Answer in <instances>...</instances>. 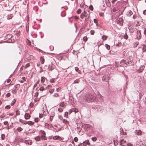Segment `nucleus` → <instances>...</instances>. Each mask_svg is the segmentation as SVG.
Masks as SVG:
<instances>
[{"instance_id": "1", "label": "nucleus", "mask_w": 146, "mask_h": 146, "mask_svg": "<svg viewBox=\"0 0 146 146\" xmlns=\"http://www.w3.org/2000/svg\"><path fill=\"white\" fill-rule=\"evenodd\" d=\"M95 95L91 93H88L86 95L84 98L85 102H94L95 100Z\"/></svg>"}, {"instance_id": "44", "label": "nucleus", "mask_w": 146, "mask_h": 146, "mask_svg": "<svg viewBox=\"0 0 146 146\" xmlns=\"http://www.w3.org/2000/svg\"><path fill=\"white\" fill-rule=\"evenodd\" d=\"M95 32L94 30H91L90 31V33L92 35H93L94 33Z\"/></svg>"}, {"instance_id": "51", "label": "nucleus", "mask_w": 146, "mask_h": 146, "mask_svg": "<svg viewBox=\"0 0 146 146\" xmlns=\"http://www.w3.org/2000/svg\"><path fill=\"white\" fill-rule=\"evenodd\" d=\"M74 140L75 142H76L78 141V138L76 137L74 138Z\"/></svg>"}, {"instance_id": "12", "label": "nucleus", "mask_w": 146, "mask_h": 146, "mask_svg": "<svg viewBox=\"0 0 146 146\" xmlns=\"http://www.w3.org/2000/svg\"><path fill=\"white\" fill-rule=\"evenodd\" d=\"M43 135L41 136V137L42 138V140H45L46 139V138L45 137V133L44 131L42 132Z\"/></svg>"}, {"instance_id": "52", "label": "nucleus", "mask_w": 146, "mask_h": 146, "mask_svg": "<svg viewBox=\"0 0 146 146\" xmlns=\"http://www.w3.org/2000/svg\"><path fill=\"white\" fill-rule=\"evenodd\" d=\"M3 123L5 125H8V122L7 121H5L3 122Z\"/></svg>"}, {"instance_id": "37", "label": "nucleus", "mask_w": 146, "mask_h": 146, "mask_svg": "<svg viewBox=\"0 0 146 146\" xmlns=\"http://www.w3.org/2000/svg\"><path fill=\"white\" fill-rule=\"evenodd\" d=\"M80 81L78 79H76L74 81L73 83H78Z\"/></svg>"}, {"instance_id": "28", "label": "nucleus", "mask_w": 146, "mask_h": 146, "mask_svg": "<svg viewBox=\"0 0 146 146\" xmlns=\"http://www.w3.org/2000/svg\"><path fill=\"white\" fill-rule=\"evenodd\" d=\"M27 44L29 46L31 45V42L29 40H27Z\"/></svg>"}, {"instance_id": "24", "label": "nucleus", "mask_w": 146, "mask_h": 146, "mask_svg": "<svg viewBox=\"0 0 146 146\" xmlns=\"http://www.w3.org/2000/svg\"><path fill=\"white\" fill-rule=\"evenodd\" d=\"M28 124L30 125H32L34 124V123L31 121H29L28 122Z\"/></svg>"}, {"instance_id": "29", "label": "nucleus", "mask_w": 146, "mask_h": 146, "mask_svg": "<svg viewBox=\"0 0 146 146\" xmlns=\"http://www.w3.org/2000/svg\"><path fill=\"white\" fill-rule=\"evenodd\" d=\"M105 46L106 47V48L108 50H109L110 49V46L107 44H106L105 45Z\"/></svg>"}, {"instance_id": "27", "label": "nucleus", "mask_w": 146, "mask_h": 146, "mask_svg": "<svg viewBox=\"0 0 146 146\" xmlns=\"http://www.w3.org/2000/svg\"><path fill=\"white\" fill-rule=\"evenodd\" d=\"M59 136H54L53 137V139L54 140H57L59 138Z\"/></svg>"}, {"instance_id": "41", "label": "nucleus", "mask_w": 146, "mask_h": 146, "mask_svg": "<svg viewBox=\"0 0 146 146\" xmlns=\"http://www.w3.org/2000/svg\"><path fill=\"white\" fill-rule=\"evenodd\" d=\"M124 38L126 39H127L128 38L127 35V34H125L123 36Z\"/></svg>"}, {"instance_id": "18", "label": "nucleus", "mask_w": 146, "mask_h": 146, "mask_svg": "<svg viewBox=\"0 0 146 146\" xmlns=\"http://www.w3.org/2000/svg\"><path fill=\"white\" fill-rule=\"evenodd\" d=\"M69 100L71 102V103H72V102H73L74 101V99L72 96H69Z\"/></svg>"}, {"instance_id": "7", "label": "nucleus", "mask_w": 146, "mask_h": 146, "mask_svg": "<svg viewBox=\"0 0 146 146\" xmlns=\"http://www.w3.org/2000/svg\"><path fill=\"white\" fill-rule=\"evenodd\" d=\"M117 23L120 25H121L123 23V19L122 18H120L117 19Z\"/></svg>"}, {"instance_id": "64", "label": "nucleus", "mask_w": 146, "mask_h": 146, "mask_svg": "<svg viewBox=\"0 0 146 146\" xmlns=\"http://www.w3.org/2000/svg\"><path fill=\"white\" fill-rule=\"evenodd\" d=\"M144 34L146 35V28H145L144 31Z\"/></svg>"}, {"instance_id": "54", "label": "nucleus", "mask_w": 146, "mask_h": 146, "mask_svg": "<svg viewBox=\"0 0 146 146\" xmlns=\"http://www.w3.org/2000/svg\"><path fill=\"white\" fill-rule=\"evenodd\" d=\"M61 88H56V91H57V92H59Z\"/></svg>"}, {"instance_id": "42", "label": "nucleus", "mask_w": 146, "mask_h": 146, "mask_svg": "<svg viewBox=\"0 0 146 146\" xmlns=\"http://www.w3.org/2000/svg\"><path fill=\"white\" fill-rule=\"evenodd\" d=\"M144 67L145 66H142L141 67H140V70H141V71H142L144 69Z\"/></svg>"}, {"instance_id": "21", "label": "nucleus", "mask_w": 146, "mask_h": 146, "mask_svg": "<svg viewBox=\"0 0 146 146\" xmlns=\"http://www.w3.org/2000/svg\"><path fill=\"white\" fill-rule=\"evenodd\" d=\"M35 139L37 141H39L40 140V137L39 136H37L35 138Z\"/></svg>"}, {"instance_id": "61", "label": "nucleus", "mask_w": 146, "mask_h": 146, "mask_svg": "<svg viewBox=\"0 0 146 146\" xmlns=\"http://www.w3.org/2000/svg\"><path fill=\"white\" fill-rule=\"evenodd\" d=\"M132 63V62L131 60L130 61H128V62H127V63H128L129 64H131Z\"/></svg>"}, {"instance_id": "26", "label": "nucleus", "mask_w": 146, "mask_h": 146, "mask_svg": "<svg viewBox=\"0 0 146 146\" xmlns=\"http://www.w3.org/2000/svg\"><path fill=\"white\" fill-rule=\"evenodd\" d=\"M76 71L79 73H80V71L79 70V68L77 67H76L75 68Z\"/></svg>"}, {"instance_id": "33", "label": "nucleus", "mask_w": 146, "mask_h": 146, "mask_svg": "<svg viewBox=\"0 0 146 146\" xmlns=\"http://www.w3.org/2000/svg\"><path fill=\"white\" fill-rule=\"evenodd\" d=\"M97 138L96 137H92V140L93 141H96L97 140Z\"/></svg>"}, {"instance_id": "45", "label": "nucleus", "mask_w": 146, "mask_h": 146, "mask_svg": "<svg viewBox=\"0 0 146 146\" xmlns=\"http://www.w3.org/2000/svg\"><path fill=\"white\" fill-rule=\"evenodd\" d=\"M87 40V37L86 36H85L83 38V40L84 41L86 42Z\"/></svg>"}, {"instance_id": "4", "label": "nucleus", "mask_w": 146, "mask_h": 146, "mask_svg": "<svg viewBox=\"0 0 146 146\" xmlns=\"http://www.w3.org/2000/svg\"><path fill=\"white\" fill-rule=\"evenodd\" d=\"M102 80L105 82H108L109 80V77L108 75H105L103 76Z\"/></svg>"}, {"instance_id": "19", "label": "nucleus", "mask_w": 146, "mask_h": 146, "mask_svg": "<svg viewBox=\"0 0 146 146\" xmlns=\"http://www.w3.org/2000/svg\"><path fill=\"white\" fill-rule=\"evenodd\" d=\"M108 37V36L106 35H104L102 36V39L103 40H106Z\"/></svg>"}, {"instance_id": "55", "label": "nucleus", "mask_w": 146, "mask_h": 146, "mask_svg": "<svg viewBox=\"0 0 146 146\" xmlns=\"http://www.w3.org/2000/svg\"><path fill=\"white\" fill-rule=\"evenodd\" d=\"M89 18L86 17L85 19L84 22L86 23L87 21H88Z\"/></svg>"}, {"instance_id": "48", "label": "nucleus", "mask_w": 146, "mask_h": 146, "mask_svg": "<svg viewBox=\"0 0 146 146\" xmlns=\"http://www.w3.org/2000/svg\"><path fill=\"white\" fill-rule=\"evenodd\" d=\"M35 122H38V118H35Z\"/></svg>"}, {"instance_id": "2", "label": "nucleus", "mask_w": 146, "mask_h": 146, "mask_svg": "<svg viewBox=\"0 0 146 146\" xmlns=\"http://www.w3.org/2000/svg\"><path fill=\"white\" fill-rule=\"evenodd\" d=\"M84 15V17H85L89 18L90 16V11L89 9L87 11H84L83 13Z\"/></svg>"}, {"instance_id": "13", "label": "nucleus", "mask_w": 146, "mask_h": 146, "mask_svg": "<svg viewBox=\"0 0 146 146\" xmlns=\"http://www.w3.org/2000/svg\"><path fill=\"white\" fill-rule=\"evenodd\" d=\"M82 144L84 146H86L87 144L90 145V143L89 140H87L83 142Z\"/></svg>"}, {"instance_id": "36", "label": "nucleus", "mask_w": 146, "mask_h": 146, "mask_svg": "<svg viewBox=\"0 0 146 146\" xmlns=\"http://www.w3.org/2000/svg\"><path fill=\"white\" fill-rule=\"evenodd\" d=\"M53 96L54 97H58L59 95L58 93H55L54 94Z\"/></svg>"}, {"instance_id": "56", "label": "nucleus", "mask_w": 146, "mask_h": 146, "mask_svg": "<svg viewBox=\"0 0 146 146\" xmlns=\"http://www.w3.org/2000/svg\"><path fill=\"white\" fill-rule=\"evenodd\" d=\"M64 105V103H62L60 104V106L62 107H63Z\"/></svg>"}, {"instance_id": "60", "label": "nucleus", "mask_w": 146, "mask_h": 146, "mask_svg": "<svg viewBox=\"0 0 146 146\" xmlns=\"http://www.w3.org/2000/svg\"><path fill=\"white\" fill-rule=\"evenodd\" d=\"M94 22L96 23H98V21L96 19H95L94 20Z\"/></svg>"}, {"instance_id": "49", "label": "nucleus", "mask_w": 146, "mask_h": 146, "mask_svg": "<svg viewBox=\"0 0 146 146\" xmlns=\"http://www.w3.org/2000/svg\"><path fill=\"white\" fill-rule=\"evenodd\" d=\"M30 64L29 63H28L25 66V68H27L28 67L30 66Z\"/></svg>"}, {"instance_id": "35", "label": "nucleus", "mask_w": 146, "mask_h": 146, "mask_svg": "<svg viewBox=\"0 0 146 146\" xmlns=\"http://www.w3.org/2000/svg\"><path fill=\"white\" fill-rule=\"evenodd\" d=\"M55 89H51L49 90V92L51 94H52L53 93V92L54 91V90H55Z\"/></svg>"}, {"instance_id": "3", "label": "nucleus", "mask_w": 146, "mask_h": 146, "mask_svg": "<svg viewBox=\"0 0 146 146\" xmlns=\"http://www.w3.org/2000/svg\"><path fill=\"white\" fill-rule=\"evenodd\" d=\"M40 88H39L38 91L40 90V91H43L45 90H46L47 89H48L49 87H50V85H48L45 88H44V87L42 85H40Z\"/></svg>"}, {"instance_id": "17", "label": "nucleus", "mask_w": 146, "mask_h": 146, "mask_svg": "<svg viewBox=\"0 0 146 146\" xmlns=\"http://www.w3.org/2000/svg\"><path fill=\"white\" fill-rule=\"evenodd\" d=\"M40 61L41 63L42 64H43L44 62V58L42 57L41 56L40 58Z\"/></svg>"}, {"instance_id": "43", "label": "nucleus", "mask_w": 146, "mask_h": 146, "mask_svg": "<svg viewBox=\"0 0 146 146\" xmlns=\"http://www.w3.org/2000/svg\"><path fill=\"white\" fill-rule=\"evenodd\" d=\"M10 106L9 105L5 107V108L7 109H10Z\"/></svg>"}, {"instance_id": "57", "label": "nucleus", "mask_w": 146, "mask_h": 146, "mask_svg": "<svg viewBox=\"0 0 146 146\" xmlns=\"http://www.w3.org/2000/svg\"><path fill=\"white\" fill-rule=\"evenodd\" d=\"M38 94L37 92H36L35 95V96L36 97H37L38 96Z\"/></svg>"}, {"instance_id": "39", "label": "nucleus", "mask_w": 146, "mask_h": 146, "mask_svg": "<svg viewBox=\"0 0 146 146\" xmlns=\"http://www.w3.org/2000/svg\"><path fill=\"white\" fill-rule=\"evenodd\" d=\"M81 12V10L80 9H79L77 11V13L78 14H80Z\"/></svg>"}, {"instance_id": "30", "label": "nucleus", "mask_w": 146, "mask_h": 146, "mask_svg": "<svg viewBox=\"0 0 146 146\" xmlns=\"http://www.w3.org/2000/svg\"><path fill=\"white\" fill-rule=\"evenodd\" d=\"M55 80L54 78H52L50 80V82L51 83H53L55 82Z\"/></svg>"}, {"instance_id": "40", "label": "nucleus", "mask_w": 146, "mask_h": 146, "mask_svg": "<svg viewBox=\"0 0 146 146\" xmlns=\"http://www.w3.org/2000/svg\"><path fill=\"white\" fill-rule=\"evenodd\" d=\"M58 110L60 112H62L63 111V109L62 108H59L58 109Z\"/></svg>"}, {"instance_id": "6", "label": "nucleus", "mask_w": 146, "mask_h": 146, "mask_svg": "<svg viewBox=\"0 0 146 146\" xmlns=\"http://www.w3.org/2000/svg\"><path fill=\"white\" fill-rule=\"evenodd\" d=\"M55 113L54 111H52L51 112V113H50V121H52L53 119V118L54 117L55 115Z\"/></svg>"}, {"instance_id": "59", "label": "nucleus", "mask_w": 146, "mask_h": 146, "mask_svg": "<svg viewBox=\"0 0 146 146\" xmlns=\"http://www.w3.org/2000/svg\"><path fill=\"white\" fill-rule=\"evenodd\" d=\"M65 114L64 115V116L66 117H67V116H68V113L67 112H66L65 113Z\"/></svg>"}, {"instance_id": "62", "label": "nucleus", "mask_w": 146, "mask_h": 146, "mask_svg": "<svg viewBox=\"0 0 146 146\" xmlns=\"http://www.w3.org/2000/svg\"><path fill=\"white\" fill-rule=\"evenodd\" d=\"M19 121L22 123H23V122H24V121L22 119H20L19 120Z\"/></svg>"}, {"instance_id": "9", "label": "nucleus", "mask_w": 146, "mask_h": 146, "mask_svg": "<svg viewBox=\"0 0 146 146\" xmlns=\"http://www.w3.org/2000/svg\"><path fill=\"white\" fill-rule=\"evenodd\" d=\"M25 118L26 119H28L31 117V115L29 113H26L24 115Z\"/></svg>"}, {"instance_id": "11", "label": "nucleus", "mask_w": 146, "mask_h": 146, "mask_svg": "<svg viewBox=\"0 0 146 146\" xmlns=\"http://www.w3.org/2000/svg\"><path fill=\"white\" fill-rule=\"evenodd\" d=\"M133 13L131 10H129L127 11L126 13V15L128 16H130Z\"/></svg>"}, {"instance_id": "16", "label": "nucleus", "mask_w": 146, "mask_h": 146, "mask_svg": "<svg viewBox=\"0 0 146 146\" xmlns=\"http://www.w3.org/2000/svg\"><path fill=\"white\" fill-rule=\"evenodd\" d=\"M62 122L64 123L67 125L68 124L69 122L67 121V120L65 119H63L62 120Z\"/></svg>"}, {"instance_id": "5", "label": "nucleus", "mask_w": 146, "mask_h": 146, "mask_svg": "<svg viewBox=\"0 0 146 146\" xmlns=\"http://www.w3.org/2000/svg\"><path fill=\"white\" fill-rule=\"evenodd\" d=\"M24 143L26 144L31 145L32 143V141L30 139L26 140L25 141Z\"/></svg>"}, {"instance_id": "14", "label": "nucleus", "mask_w": 146, "mask_h": 146, "mask_svg": "<svg viewBox=\"0 0 146 146\" xmlns=\"http://www.w3.org/2000/svg\"><path fill=\"white\" fill-rule=\"evenodd\" d=\"M142 51L143 52L146 51V45L145 44L143 45V48L142 49Z\"/></svg>"}, {"instance_id": "10", "label": "nucleus", "mask_w": 146, "mask_h": 146, "mask_svg": "<svg viewBox=\"0 0 146 146\" xmlns=\"http://www.w3.org/2000/svg\"><path fill=\"white\" fill-rule=\"evenodd\" d=\"M135 134L139 135H140L142 134V132L141 131L139 130H136L135 131Z\"/></svg>"}, {"instance_id": "63", "label": "nucleus", "mask_w": 146, "mask_h": 146, "mask_svg": "<svg viewBox=\"0 0 146 146\" xmlns=\"http://www.w3.org/2000/svg\"><path fill=\"white\" fill-rule=\"evenodd\" d=\"M143 13L144 15H146V10L144 11Z\"/></svg>"}, {"instance_id": "34", "label": "nucleus", "mask_w": 146, "mask_h": 146, "mask_svg": "<svg viewBox=\"0 0 146 146\" xmlns=\"http://www.w3.org/2000/svg\"><path fill=\"white\" fill-rule=\"evenodd\" d=\"M80 18L82 19H84V15L83 13H82L80 15Z\"/></svg>"}, {"instance_id": "32", "label": "nucleus", "mask_w": 146, "mask_h": 146, "mask_svg": "<svg viewBox=\"0 0 146 146\" xmlns=\"http://www.w3.org/2000/svg\"><path fill=\"white\" fill-rule=\"evenodd\" d=\"M12 18L11 15H8L7 16V19H11Z\"/></svg>"}, {"instance_id": "8", "label": "nucleus", "mask_w": 146, "mask_h": 146, "mask_svg": "<svg viewBox=\"0 0 146 146\" xmlns=\"http://www.w3.org/2000/svg\"><path fill=\"white\" fill-rule=\"evenodd\" d=\"M119 143H120V145H121V146H124L125 145H123V144L126 143V141L125 140H124L123 139H122L120 140Z\"/></svg>"}, {"instance_id": "53", "label": "nucleus", "mask_w": 146, "mask_h": 146, "mask_svg": "<svg viewBox=\"0 0 146 146\" xmlns=\"http://www.w3.org/2000/svg\"><path fill=\"white\" fill-rule=\"evenodd\" d=\"M127 146H133V145L131 143H129L127 144Z\"/></svg>"}, {"instance_id": "38", "label": "nucleus", "mask_w": 146, "mask_h": 146, "mask_svg": "<svg viewBox=\"0 0 146 146\" xmlns=\"http://www.w3.org/2000/svg\"><path fill=\"white\" fill-rule=\"evenodd\" d=\"M1 139L2 140H3L5 138V135L4 134H3L1 135Z\"/></svg>"}, {"instance_id": "23", "label": "nucleus", "mask_w": 146, "mask_h": 146, "mask_svg": "<svg viewBox=\"0 0 146 146\" xmlns=\"http://www.w3.org/2000/svg\"><path fill=\"white\" fill-rule=\"evenodd\" d=\"M17 130L18 131L20 132L23 130V129L21 127H19L17 129Z\"/></svg>"}, {"instance_id": "47", "label": "nucleus", "mask_w": 146, "mask_h": 146, "mask_svg": "<svg viewBox=\"0 0 146 146\" xmlns=\"http://www.w3.org/2000/svg\"><path fill=\"white\" fill-rule=\"evenodd\" d=\"M89 8L92 11H93V7L92 5H91L90 6Z\"/></svg>"}, {"instance_id": "58", "label": "nucleus", "mask_w": 146, "mask_h": 146, "mask_svg": "<svg viewBox=\"0 0 146 146\" xmlns=\"http://www.w3.org/2000/svg\"><path fill=\"white\" fill-rule=\"evenodd\" d=\"M5 117V115L3 114H2L0 116V117L1 118H3Z\"/></svg>"}, {"instance_id": "22", "label": "nucleus", "mask_w": 146, "mask_h": 146, "mask_svg": "<svg viewBox=\"0 0 146 146\" xmlns=\"http://www.w3.org/2000/svg\"><path fill=\"white\" fill-rule=\"evenodd\" d=\"M16 100L15 99H14L13 101H12V102H11V106L13 105L16 102Z\"/></svg>"}, {"instance_id": "46", "label": "nucleus", "mask_w": 146, "mask_h": 146, "mask_svg": "<svg viewBox=\"0 0 146 146\" xmlns=\"http://www.w3.org/2000/svg\"><path fill=\"white\" fill-rule=\"evenodd\" d=\"M98 94L99 95V98L100 99H101L102 98V96L99 93V92H98Z\"/></svg>"}, {"instance_id": "31", "label": "nucleus", "mask_w": 146, "mask_h": 146, "mask_svg": "<svg viewBox=\"0 0 146 146\" xmlns=\"http://www.w3.org/2000/svg\"><path fill=\"white\" fill-rule=\"evenodd\" d=\"M16 114L17 115H20V112L18 110H17L16 111Z\"/></svg>"}, {"instance_id": "50", "label": "nucleus", "mask_w": 146, "mask_h": 146, "mask_svg": "<svg viewBox=\"0 0 146 146\" xmlns=\"http://www.w3.org/2000/svg\"><path fill=\"white\" fill-rule=\"evenodd\" d=\"M10 95H11V94H10V93H7V94H6V96L7 97V98H8V97H9L10 96Z\"/></svg>"}, {"instance_id": "20", "label": "nucleus", "mask_w": 146, "mask_h": 146, "mask_svg": "<svg viewBox=\"0 0 146 146\" xmlns=\"http://www.w3.org/2000/svg\"><path fill=\"white\" fill-rule=\"evenodd\" d=\"M74 111L75 113H76L78 112V109H72L71 110V111L70 113H71V112Z\"/></svg>"}, {"instance_id": "25", "label": "nucleus", "mask_w": 146, "mask_h": 146, "mask_svg": "<svg viewBox=\"0 0 146 146\" xmlns=\"http://www.w3.org/2000/svg\"><path fill=\"white\" fill-rule=\"evenodd\" d=\"M120 63H121V64H124V63H125V64L126 65V66L127 65V63H126V62L124 60H121V61L120 62Z\"/></svg>"}, {"instance_id": "15", "label": "nucleus", "mask_w": 146, "mask_h": 146, "mask_svg": "<svg viewBox=\"0 0 146 146\" xmlns=\"http://www.w3.org/2000/svg\"><path fill=\"white\" fill-rule=\"evenodd\" d=\"M46 79V78L44 77H42L41 78V82L43 84L45 81V80Z\"/></svg>"}]
</instances>
